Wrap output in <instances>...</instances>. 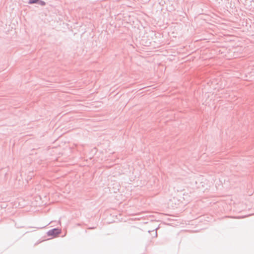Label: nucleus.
I'll return each mask as SVG.
<instances>
[{
	"label": "nucleus",
	"instance_id": "nucleus-1",
	"mask_svg": "<svg viewBox=\"0 0 254 254\" xmlns=\"http://www.w3.org/2000/svg\"><path fill=\"white\" fill-rule=\"evenodd\" d=\"M61 233V230L58 228H54L47 232L48 236L56 237Z\"/></svg>",
	"mask_w": 254,
	"mask_h": 254
},
{
	"label": "nucleus",
	"instance_id": "nucleus-2",
	"mask_svg": "<svg viewBox=\"0 0 254 254\" xmlns=\"http://www.w3.org/2000/svg\"><path fill=\"white\" fill-rule=\"evenodd\" d=\"M39 0H29L28 3L29 4H34L36 3Z\"/></svg>",
	"mask_w": 254,
	"mask_h": 254
},
{
	"label": "nucleus",
	"instance_id": "nucleus-3",
	"mask_svg": "<svg viewBox=\"0 0 254 254\" xmlns=\"http://www.w3.org/2000/svg\"><path fill=\"white\" fill-rule=\"evenodd\" d=\"M37 3L42 6H45L46 5V2L44 1L41 0H39Z\"/></svg>",
	"mask_w": 254,
	"mask_h": 254
}]
</instances>
